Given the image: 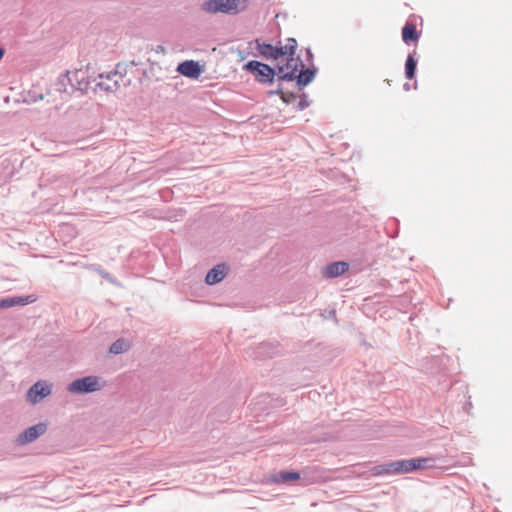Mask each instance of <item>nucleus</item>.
Listing matches in <instances>:
<instances>
[{"label": "nucleus", "instance_id": "obj_25", "mask_svg": "<svg viewBox=\"0 0 512 512\" xmlns=\"http://www.w3.org/2000/svg\"><path fill=\"white\" fill-rule=\"evenodd\" d=\"M104 277H105V278H107L109 281H112V279H111V277L109 276V274H106Z\"/></svg>", "mask_w": 512, "mask_h": 512}, {"label": "nucleus", "instance_id": "obj_21", "mask_svg": "<svg viewBox=\"0 0 512 512\" xmlns=\"http://www.w3.org/2000/svg\"><path fill=\"white\" fill-rule=\"evenodd\" d=\"M416 60L412 55H409L405 63V74L408 79H412L415 75Z\"/></svg>", "mask_w": 512, "mask_h": 512}, {"label": "nucleus", "instance_id": "obj_4", "mask_svg": "<svg viewBox=\"0 0 512 512\" xmlns=\"http://www.w3.org/2000/svg\"><path fill=\"white\" fill-rule=\"evenodd\" d=\"M101 379L98 376H85L78 378L68 384L67 390L70 393L86 394L101 390Z\"/></svg>", "mask_w": 512, "mask_h": 512}, {"label": "nucleus", "instance_id": "obj_9", "mask_svg": "<svg viewBox=\"0 0 512 512\" xmlns=\"http://www.w3.org/2000/svg\"><path fill=\"white\" fill-rule=\"evenodd\" d=\"M50 394L51 386L38 381L29 388L27 392V400L32 404H36Z\"/></svg>", "mask_w": 512, "mask_h": 512}, {"label": "nucleus", "instance_id": "obj_6", "mask_svg": "<svg viewBox=\"0 0 512 512\" xmlns=\"http://www.w3.org/2000/svg\"><path fill=\"white\" fill-rule=\"evenodd\" d=\"M244 69L251 73L254 78L261 83H271L275 76L274 69L259 61L248 62L245 64Z\"/></svg>", "mask_w": 512, "mask_h": 512}, {"label": "nucleus", "instance_id": "obj_1", "mask_svg": "<svg viewBox=\"0 0 512 512\" xmlns=\"http://www.w3.org/2000/svg\"><path fill=\"white\" fill-rule=\"evenodd\" d=\"M92 83H96V78L88 75V72L82 69L68 71L60 78V85L65 92L78 91L81 94L87 93Z\"/></svg>", "mask_w": 512, "mask_h": 512}, {"label": "nucleus", "instance_id": "obj_15", "mask_svg": "<svg viewBox=\"0 0 512 512\" xmlns=\"http://www.w3.org/2000/svg\"><path fill=\"white\" fill-rule=\"evenodd\" d=\"M411 471L422 470L431 468L434 466V459L431 457H421L410 459Z\"/></svg>", "mask_w": 512, "mask_h": 512}, {"label": "nucleus", "instance_id": "obj_14", "mask_svg": "<svg viewBox=\"0 0 512 512\" xmlns=\"http://www.w3.org/2000/svg\"><path fill=\"white\" fill-rule=\"evenodd\" d=\"M248 7V0H226V13L237 14Z\"/></svg>", "mask_w": 512, "mask_h": 512}, {"label": "nucleus", "instance_id": "obj_7", "mask_svg": "<svg viewBox=\"0 0 512 512\" xmlns=\"http://www.w3.org/2000/svg\"><path fill=\"white\" fill-rule=\"evenodd\" d=\"M373 470L376 475L412 472L410 459L394 461L386 465L377 466Z\"/></svg>", "mask_w": 512, "mask_h": 512}, {"label": "nucleus", "instance_id": "obj_19", "mask_svg": "<svg viewBox=\"0 0 512 512\" xmlns=\"http://www.w3.org/2000/svg\"><path fill=\"white\" fill-rule=\"evenodd\" d=\"M128 349H129L128 341H126L123 338H119L111 344V346L109 348V352L112 354L118 355V354H122V353L128 351Z\"/></svg>", "mask_w": 512, "mask_h": 512}, {"label": "nucleus", "instance_id": "obj_23", "mask_svg": "<svg viewBox=\"0 0 512 512\" xmlns=\"http://www.w3.org/2000/svg\"><path fill=\"white\" fill-rule=\"evenodd\" d=\"M278 94H280L281 96V99L286 102V103H289L290 102V98L289 97H286L285 93L283 91H277Z\"/></svg>", "mask_w": 512, "mask_h": 512}, {"label": "nucleus", "instance_id": "obj_10", "mask_svg": "<svg viewBox=\"0 0 512 512\" xmlns=\"http://www.w3.org/2000/svg\"><path fill=\"white\" fill-rule=\"evenodd\" d=\"M176 71L191 79H198L202 73V67L194 60H186L178 64Z\"/></svg>", "mask_w": 512, "mask_h": 512}, {"label": "nucleus", "instance_id": "obj_2", "mask_svg": "<svg viewBox=\"0 0 512 512\" xmlns=\"http://www.w3.org/2000/svg\"><path fill=\"white\" fill-rule=\"evenodd\" d=\"M297 42L293 38H289L284 46H273L271 44L259 43L257 41L258 52L267 59L278 61L285 55H295Z\"/></svg>", "mask_w": 512, "mask_h": 512}, {"label": "nucleus", "instance_id": "obj_13", "mask_svg": "<svg viewBox=\"0 0 512 512\" xmlns=\"http://www.w3.org/2000/svg\"><path fill=\"white\" fill-rule=\"evenodd\" d=\"M402 39L406 44L416 43L419 40V34L414 23H406L402 29Z\"/></svg>", "mask_w": 512, "mask_h": 512}, {"label": "nucleus", "instance_id": "obj_11", "mask_svg": "<svg viewBox=\"0 0 512 512\" xmlns=\"http://www.w3.org/2000/svg\"><path fill=\"white\" fill-rule=\"evenodd\" d=\"M224 279V263H219L214 266L206 275L205 283L207 285H214Z\"/></svg>", "mask_w": 512, "mask_h": 512}, {"label": "nucleus", "instance_id": "obj_16", "mask_svg": "<svg viewBox=\"0 0 512 512\" xmlns=\"http://www.w3.org/2000/svg\"><path fill=\"white\" fill-rule=\"evenodd\" d=\"M202 9L207 13L224 12V0H207L202 4Z\"/></svg>", "mask_w": 512, "mask_h": 512}, {"label": "nucleus", "instance_id": "obj_3", "mask_svg": "<svg viewBox=\"0 0 512 512\" xmlns=\"http://www.w3.org/2000/svg\"><path fill=\"white\" fill-rule=\"evenodd\" d=\"M276 67L277 73L281 79H294L300 71V68H304V64L299 57L285 55L277 61Z\"/></svg>", "mask_w": 512, "mask_h": 512}, {"label": "nucleus", "instance_id": "obj_12", "mask_svg": "<svg viewBox=\"0 0 512 512\" xmlns=\"http://www.w3.org/2000/svg\"><path fill=\"white\" fill-rule=\"evenodd\" d=\"M348 268H349V265L346 262H343V261L334 262V263L327 265L324 268V275L328 278L337 277V276L345 273L348 270Z\"/></svg>", "mask_w": 512, "mask_h": 512}, {"label": "nucleus", "instance_id": "obj_22", "mask_svg": "<svg viewBox=\"0 0 512 512\" xmlns=\"http://www.w3.org/2000/svg\"><path fill=\"white\" fill-rule=\"evenodd\" d=\"M10 307H12L10 297L0 299V308H10Z\"/></svg>", "mask_w": 512, "mask_h": 512}, {"label": "nucleus", "instance_id": "obj_17", "mask_svg": "<svg viewBox=\"0 0 512 512\" xmlns=\"http://www.w3.org/2000/svg\"><path fill=\"white\" fill-rule=\"evenodd\" d=\"M300 479V474L297 472L282 471L273 477V481L276 483H284L290 481H296Z\"/></svg>", "mask_w": 512, "mask_h": 512}, {"label": "nucleus", "instance_id": "obj_26", "mask_svg": "<svg viewBox=\"0 0 512 512\" xmlns=\"http://www.w3.org/2000/svg\"><path fill=\"white\" fill-rule=\"evenodd\" d=\"M130 83V80L127 81V83H123L124 86H127Z\"/></svg>", "mask_w": 512, "mask_h": 512}, {"label": "nucleus", "instance_id": "obj_24", "mask_svg": "<svg viewBox=\"0 0 512 512\" xmlns=\"http://www.w3.org/2000/svg\"><path fill=\"white\" fill-rule=\"evenodd\" d=\"M4 56V49L0 47V60L3 58Z\"/></svg>", "mask_w": 512, "mask_h": 512}, {"label": "nucleus", "instance_id": "obj_5", "mask_svg": "<svg viewBox=\"0 0 512 512\" xmlns=\"http://www.w3.org/2000/svg\"><path fill=\"white\" fill-rule=\"evenodd\" d=\"M98 79V81L96 80L95 88H99L105 92L112 93L116 92L120 88L121 82L124 80V75L120 71V65H117L115 70L106 74H99Z\"/></svg>", "mask_w": 512, "mask_h": 512}, {"label": "nucleus", "instance_id": "obj_20", "mask_svg": "<svg viewBox=\"0 0 512 512\" xmlns=\"http://www.w3.org/2000/svg\"><path fill=\"white\" fill-rule=\"evenodd\" d=\"M11 299V305L14 306H24L30 303H33L35 301V298L33 295L28 296H14L10 297Z\"/></svg>", "mask_w": 512, "mask_h": 512}, {"label": "nucleus", "instance_id": "obj_18", "mask_svg": "<svg viewBox=\"0 0 512 512\" xmlns=\"http://www.w3.org/2000/svg\"><path fill=\"white\" fill-rule=\"evenodd\" d=\"M314 76H315V72L313 70H311V69L303 70V68H300V71L298 72V74L295 78H297V83L300 86H306L314 79Z\"/></svg>", "mask_w": 512, "mask_h": 512}, {"label": "nucleus", "instance_id": "obj_8", "mask_svg": "<svg viewBox=\"0 0 512 512\" xmlns=\"http://www.w3.org/2000/svg\"><path fill=\"white\" fill-rule=\"evenodd\" d=\"M47 431V425L45 423H38L20 433L16 438L18 445H25L38 439Z\"/></svg>", "mask_w": 512, "mask_h": 512}]
</instances>
